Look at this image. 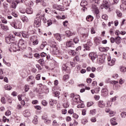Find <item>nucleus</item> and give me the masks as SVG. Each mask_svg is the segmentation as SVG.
<instances>
[{
	"mask_svg": "<svg viewBox=\"0 0 126 126\" xmlns=\"http://www.w3.org/2000/svg\"><path fill=\"white\" fill-rule=\"evenodd\" d=\"M70 97L72 98L73 101L74 103H77V104H80L77 105V108L80 109L81 108H84L85 107L84 104H83V101L80 100V96L78 94L74 95V94H71L70 95Z\"/></svg>",
	"mask_w": 126,
	"mask_h": 126,
	"instance_id": "1",
	"label": "nucleus"
},
{
	"mask_svg": "<svg viewBox=\"0 0 126 126\" xmlns=\"http://www.w3.org/2000/svg\"><path fill=\"white\" fill-rule=\"evenodd\" d=\"M10 25L15 29H21L22 27L21 22L18 19H16L13 22L10 23Z\"/></svg>",
	"mask_w": 126,
	"mask_h": 126,
	"instance_id": "2",
	"label": "nucleus"
},
{
	"mask_svg": "<svg viewBox=\"0 0 126 126\" xmlns=\"http://www.w3.org/2000/svg\"><path fill=\"white\" fill-rule=\"evenodd\" d=\"M18 47L19 49L25 50L26 49V41L22 39H20L18 43Z\"/></svg>",
	"mask_w": 126,
	"mask_h": 126,
	"instance_id": "3",
	"label": "nucleus"
},
{
	"mask_svg": "<svg viewBox=\"0 0 126 126\" xmlns=\"http://www.w3.org/2000/svg\"><path fill=\"white\" fill-rule=\"evenodd\" d=\"M14 40H15V35L10 34L9 36L5 37V41L7 44L13 43Z\"/></svg>",
	"mask_w": 126,
	"mask_h": 126,
	"instance_id": "4",
	"label": "nucleus"
},
{
	"mask_svg": "<svg viewBox=\"0 0 126 126\" xmlns=\"http://www.w3.org/2000/svg\"><path fill=\"white\" fill-rule=\"evenodd\" d=\"M92 45L93 44L91 40H88L87 44H84V48H85L84 49V52H86V51H90V50H91L90 48H91Z\"/></svg>",
	"mask_w": 126,
	"mask_h": 126,
	"instance_id": "5",
	"label": "nucleus"
},
{
	"mask_svg": "<svg viewBox=\"0 0 126 126\" xmlns=\"http://www.w3.org/2000/svg\"><path fill=\"white\" fill-rule=\"evenodd\" d=\"M89 56L90 59H91L92 62L94 63V61L98 57V56L97 55V53L96 52H91L89 54Z\"/></svg>",
	"mask_w": 126,
	"mask_h": 126,
	"instance_id": "6",
	"label": "nucleus"
},
{
	"mask_svg": "<svg viewBox=\"0 0 126 126\" xmlns=\"http://www.w3.org/2000/svg\"><path fill=\"white\" fill-rule=\"evenodd\" d=\"M17 46L18 45H17L16 43L13 42L11 44V48L12 49V50H13L14 52H16V51L18 52L20 51V49H17Z\"/></svg>",
	"mask_w": 126,
	"mask_h": 126,
	"instance_id": "7",
	"label": "nucleus"
},
{
	"mask_svg": "<svg viewBox=\"0 0 126 126\" xmlns=\"http://www.w3.org/2000/svg\"><path fill=\"white\" fill-rule=\"evenodd\" d=\"M123 3L120 6L121 10H126V0H122Z\"/></svg>",
	"mask_w": 126,
	"mask_h": 126,
	"instance_id": "8",
	"label": "nucleus"
},
{
	"mask_svg": "<svg viewBox=\"0 0 126 126\" xmlns=\"http://www.w3.org/2000/svg\"><path fill=\"white\" fill-rule=\"evenodd\" d=\"M67 48H74V43L71 41H67L66 43Z\"/></svg>",
	"mask_w": 126,
	"mask_h": 126,
	"instance_id": "9",
	"label": "nucleus"
},
{
	"mask_svg": "<svg viewBox=\"0 0 126 126\" xmlns=\"http://www.w3.org/2000/svg\"><path fill=\"white\" fill-rule=\"evenodd\" d=\"M53 7L54 9H57V10L62 11L63 6L61 5L54 4Z\"/></svg>",
	"mask_w": 126,
	"mask_h": 126,
	"instance_id": "10",
	"label": "nucleus"
},
{
	"mask_svg": "<svg viewBox=\"0 0 126 126\" xmlns=\"http://www.w3.org/2000/svg\"><path fill=\"white\" fill-rule=\"evenodd\" d=\"M34 25L36 26V27H40V25H41V19L39 18V19H35L34 21Z\"/></svg>",
	"mask_w": 126,
	"mask_h": 126,
	"instance_id": "11",
	"label": "nucleus"
},
{
	"mask_svg": "<svg viewBox=\"0 0 126 126\" xmlns=\"http://www.w3.org/2000/svg\"><path fill=\"white\" fill-rule=\"evenodd\" d=\"M97 60L99 63H103L104 59H103V57H102V55H98Z\"/></svg>",
	"mask_w": 126,
	"mask_h": 126,
	"instance_id": "12",
	"label": "nucleus"
},
{
	"mask_svg": "<svg viewBox=\"0 0 126 126\" xmlns=\"http://www.w3.org/2000/svg\"><path fill=\"white\" fill-rule=\"evenodd\" d=\"M111 124L112 126H117V125H118V122H117V118L114 117L111 118Z\"/></svg>",
	"mask_w": 126,
	"mask_h": 126,
	"instance_id": "13",
	"label": "nucleus"
},
{
	"mask_svg": "<svg viewBox=\"0 0 126 126\" xmlns=\"http://www.w3.org/2000/svg\"><path fill=\"white\" fill-rule=\"evenodd\" d=\"M65 34H66L67 37H70V36H73V35H75L74 32H71V31L69 30H67L65 32Z\"/></svg>",
	"mask_w": 126,
	"mask_h": 126,
	"instance_id": "14",
	"label": "nucleus"
},
{
	"mask_svg": "<svg viewBox=\"0 0 126 126\" xmlns=\"http://www.w3.org/2000/svg\"><path fill=\"white\" fill-rule=\"evenodd\" d=\"M108 95V90L107 89H103L101 91V95L106 96Z\"/></svg>",
	"mask_w": 126,
	"mask_h": 126,
	"instance_id": "15",
	"label": "nucleus"
},
{
	"mask_svg": "<svg viewBox=\"0 0 126 126\" xmlns=\"http://www.w3.org/2000/svg\"><path fill=\"white\" fill-rule=\"evenodd\" d=\"M98 105L99 108H105V102L103 100H99L98 102Z\"/></svg>",
	"mask_w": 126,
	"mask_h": 126,
	"instance_id": "16",
	"label": "nucleus"
},
{
	"mask_svg": "<svg viewBox=\"0 0 126 126\" xmlns=\"http://www.w3.org/2000/svg\"><path fill=\"white\" fill-rule=\"evenodd\" d=\"M54 36L58 41H62V36L60 33H55L54 34Z\"/></svg>",
	"mask_w": 126,
	"mask_h": 126,
	"instance_id": "17",
	"label": "nucleus"
},
{
	"mask_svg": "<svg viewBox=\"0 0 126 126\" xmlns=\"http://www.w3.org/2000/svg\"><path fill=\"white\" fill-rule=\"evenodd\" d=\"M23 115L24 117H25L26 118H27L28 117H30V112H29V110H26L23 112Z\"/></svg>",
	"mask_w": 126,
	"mask_h": 126,
	"instance_id": "18",
	"label": "nucleus"
},
{
	"mask_svg": "<svg viewBox=\"0 0 126 126\" xmlns=\"http://www.w3.org/2000/svg\"><path fill=\"white\" fill-rule=\"evenodd\" d=\"M86 19L87 21H88V22H91V21H93V19H94V18L91 15H88V16H87Z\"/></svg>",
	"mask_w": 126,
	"mask_h": 126,
	"instance_id": "19",
	"label": "nucleus"
},
{
	"mask_svg": "<svg viewBox=\"0 0 126 126\" xmlns=\"http://www.w3.org/2000/svg\"><path fill=\"white\" fill-rule=\"evenodd\" d=\"M21 19L22 20L23 22H28L29 21V20L28 19V18L25 16H22L21 17Z\"/></svg>",
	"mask_w": 126,
	"mask_h": 126,
	"instance_id": "20",
	"label": "nucleus"
},
{
	"mask_svg": "<svg viewBox=\"0 0 126 126\" xmlns=\"http://www.w3.org/2000/svg\"><path fill=\"white\" fill-rule=\"evenodd\" d=\"M68 53L69 54V55H70L71 56H72L73 57H74V56H75V55H76V53H78V52H75V51H74V50H69L68 51Z\"/></svg>",
	"mask_w": 126,
	"mask_h": 126,
	"instance_id": "21",
	"label": "nucleus"
},
{
	"mask_svg": "<svg viewBox=\"0 0 126 126\" xmlns=\"http://www.w3.org/2000/svg\"><path fill=\"white\" fill-rule=\"evenodd\" d=\"M17 4H18V3L16 1L14 2L12 1L11 4V7L15 9L16 8V6H17Z\"/></svg>",
	"mask_w": 126,
	"mask_h": 126,
	"instance_id": "22",
	"label": "nucleus"
},
{
	"mask_svg": "<svg viewBox=\"0 0 126 126\" xmlns=\"http://www.w3.org/2000/svg\"><path fill=\"white\" fill-rule=\"evenodd\" d=\"M88 4V3L86 0H82L80 3V5L82 6V7H85V6H86Z\"/></svg>",
	"mask_w": 126,
	"mask_h": 126,
	"instance_id": "23",
	"label": "nucleus"
},
{
	"mask_svg": "<svg viewBox=\"0 0 126 126\" xmlns=\"http://www.w3.org/2000/svg\"><path fill=\"white\" fill-rule=\"evenodd\" d=\"M63 70L67 72V71L69 70V67L66 65V64H64L63 65Z\"/></svg>",
	"mask_w": 126,
	"mask_h": 126,
	"instance_id": "24",
	"label": "nucleus"
},
{
	"mask_svg": "<svg viewBox=\"0 0 126 126\" xmlns=\"http://www.w3.org/2000/svg\"><path fill=\"white\" fill-rule=\"evenodd\" d=\"M109 47H99V50L100 52H107L109 50Z\"/></svg>",
	"mask_w": 126,
	"mask_h": 126,
	"instance_id": "25",
	"label": "nucleus"
},
{
	"mask_svg": "<svg viewBox=\"0 0 126 126\" xmlns=\"http://www.w3.org/2000/svg\"><path fill=\"white\" fill-rule=\"evenodd\" d=\"M126 32L125 31H121L120 32V31L119 30H117L115 32V34L116 35H119V34H121V35H125L126 34Z\"/></svg>",
	"mask_w": 126,
	"mask_h": 126,
	"instance_id": "26",
	"label": "nucleus"
},
{
	"mask_svg": "<svg viewBox=\"0 0 126 126\" xmlns=\"http://www.w3.org/2000/svg\"><path fill=\"white\" fill-rule=\"evenodd\" d=\"M22 35L23 38H29V34H28V32H23L22 33Z\"/></svg>",
	"mask_w": 126,
	"mask_h": 126,
	"instance_id": "27",
	"label": "nucleus"
},
{
	"mask_svg": "<svg viewBox=\"0 0 126 126\" xmlns=\"http://www.w3.org/2000/svg\"><path fill=\"white\" fill-rule=\"evenodd\" d=\"M26 13L28 14H32L33 13V9L31 8H27L26 9Z\"/></svg>",
	"mask_w": 126,
	"mask_h": 126,
	"instance_id": "28",
	"label": "nucleus"
},
{
	"mask_svg": "<svg viewBox=\"0 0 126 126\" xmlns=\"http://www.w3.org/2000/svg\"><path fill=\"white\" fill-rule=\"evenodd\" d=\"M1 28L2 29V30H4V31H7V30H9V29L8 26H5L4 25H1Z\"/></svg>",
	"mask_w": 126,
	"mask_h": 126,
	"instance_id": "29",
	"label": "nucleus"
},
{
	"mask_svg": "<svg viewBox=\"0 0 126 126\" xmlns=\"http://www.w3.org/2000/svg\"><path fill=\"white\" fill-rule=\"evenodd\" d=\"M38 62L39 63H40V65H41V66H44V65H45V61L44 59H40L38 60Z\"/></svg>",
	"mask_w": 126,
	"mask_h": 126,
	"instance_id": "30",
	"label": "nucleus"
},
{
	"mask_svg": "<svg viewBox=\"0 0 126 126\" xmlns=\"http://www.w3.org/2000/svg\"><path fill=\"white\" fill-rule=\"evenodd\" d=\"M4 89H5V90H11L12 87H11V86L7 84L4 86Z\"/></svg>",
	"mask_w": 126,
	"mask_h": 126,
	"instance_id": "31",
	"label": "nucleus"
},
{
	"mask_svg": "<svg viewBox=\"0 0 126 126\" xmlns=\"http://www.w3.org/2000/svg\"><path fill=\"white\" fill-rule=\"evenodd\" d=\"M93 8L94 9L95 14H97L98 15V14L99 13V9L97 8V7L96 6V5H94V6H93Z\"/></svg>",
	"mask_w": 126,
	"mask_h": 126,
	"instance_id": "32",
	"label": "nucleus"
},
{
	"mask_svg": "<svg viewBox=\"0 0 126 126\" xmlns=\"http://www.w3.org/2000/svg\"><path fill=\"white\" fill-rule=\"evenodd\" d=\"M32 123L34 125H37L38 124V117L37 116H35L33 120H32Z\"/></svg>",
	"mask_w": 126,
	"mask_h": 126,
	"instance_id": "33",
	"label": "nucleus"
},
{
	"mask_svg": "<svg viewBox=\"0 0 126 126\" xmlns=\"http://www.w3.org/2000/svg\"><path fill=\"white\" fill-rule=\"evenodd\" d=\"M120 70L122 72H126V67H124V66H121L120 67Z\"/></svg>",
	"mask_w": 126,
	"mask_h": 126,
	"instance_id": "34",
	"label": "nucleus"
},
{
	"mask_svg": "<svg viewBox=\"0 0 126 126\" xmlns=\"http://www.w3.org/2000/svg\"><path fill=\"white\" fill-rule=\"evenodd\" d=\"M121 37L119 36L116 38L115 42L116 44H121Z\"/></svg>",
	"mask_w": 126,
	"mask_h": 126,
	"instance_id": "35",
	"label": "nucleus"
},
{
	"mask_svg": "<svg viewBox=\"0 0 126 126\" xmlns=\"http://www.w3.org/2000/svg\"><path fill=\"white\" fill-rule=\"evenodd\" d=\"M54 95L55 97H57L58 98H60V92L56 91L54 92Z\"/></svg>",
	"mask_w": 126,
	"mask_h": 126,
	"instance_id": "36",
	"label": "nucleus"
},
{
	"mask_svg": "<svg viewBox=\"0 0 126 126\" xmlns=\"http://www.w3.org/2000/svg\"><path fill=\"white\" fill-rule=\"evenodd\" d=\"M0 18L1 19L2 23H3L4 24H7V20H6V19H5V18H4V17H2L1 16V18Z\"/></svg>",
	"mask_w": 126,
	"mask_h": 126,
	"instance_id": "37",
	"label": "nucleus"
},
{
	"mask_svg": "<svg viewBox=\"0 0 126 126\" xmlns=\"http://www.w3.org/2000/svg\"><path fill=\"white\" fill-rule=\"evenodd\" d=\"M56 104V101L53 99H50L49 100V104L51 106H54V104Z\"/></svg>",
	"mask_w": 126,
	"mask_h": 126,
	"instance_id": "38",
	"label": "nucleus"
},
{
	"mask_svg": "<svg viewBox=\"0 0 126 126\" xmlns=\"http://www.w3.org/2000/svg\"><path fill=\"white\" fill-rule=\"evenodd\" d=\"M52 123V121L50 119H46L44 120V123L46 124V125H51V123Z\"/></svg>",
	"mask_w": 126,
	"mask_h": 126,
	"instance_id": "39",
	"label": "nucleus"
},
{
	"mask_svg": "<svg viewBox=\"0 0 126 126\" xmlns=\"http://www.w3.org/2000/svg\"><path fill=\"white\" fill-rule=\"evenodd\" d=\"M120 115L123 119H125L126 117V112L125 111H122Z\"/></svg>",
	"mask_w": 126,
	"mask_h": 126,
	"instance_id": "40",
	"label": "nucleus"
},
{
	"mask_svg": "<svg viewBox=\"0 0 126 126\" xmlns=\"http://www.w3.org/2000/svg\"><path fill=\"white\" fill-rule=\"evenodd\" d=\"M68 78H69V75L68 74L64 75L63 77V80H64V81H65V80H67Z\"/></svg>",
	"mask_w": 126,
	"mask_h": 126,
	"instance_id": "41",
	"label": "nucleus"
},
{
	"mask_svg": "<svg viewBox=\"0 0 126 126\" xmlns=\"http://www.w3.org/2000/svg\"><path fill=\"white\" fill-rule=\"evenodd\" d=\"M116 59H113L111 62V66H113V65H115V63H116Z\"/></svg>",
	"mask_w": 126,
	"mask_h": 126,
	"instance_id": "42",
	"label": "nucleus"
},
{
	"mask_svg": "<svg viewBox=\"0 0 126 126\" xmlns=\"http://www.w3.org/2000/svg\"><path fill=\"white\" fill-rule=\"evenodd\" d=\"M38 44H39V40H38V39H35L32 42V45H33V46H35V45H38Z\"/></svg>",
	"mask_w": 126,
	"mask_h": 126,
	"instance_id": "43",
	"label": "nucleus"
},
{
	"mask_svg": "<svg viewBox=\"0 0 126 126\" xmlns=\"http://www.w3.org/2000/svg\"><path fill=\"white\" fill-rule=\"evenodd\" d=\"M90 114L91 115H92V116H94V115L96 114V110L95 109L91 110L90 111Z\"/></svg>",
	"mask_w": 126,
	"mask_h": 126,
	"instance_id": "44",
	"label": "nucleus"
},
{
	"mask_svg": "<svg viewBox=\"0 0 126 126\" xmlns=\"http://www.w3.org/2000/svg\"><path fill=\"white\" fill-rule=\"evenodd\" d=\"M9 5L7 3H3V7L4 9H7L8 8Z\"/></svg>",
	"mask_w": 126,
	"mask_h": 126,
	"instance_id": "45",
	"label": "nucleus"
},
{
	"mask_svg": "<svg viewBox=\"0 0 126 126\" xmlns=\"http://www.w3.org/2000/svg\"><path fill=\"white\" fill-rule=\"evenodd\" d=\"M47 22L48 26H51V25H52V24H53V22H52V20H51V19L47 20Z\"/></svg>",
	"mask_w": 126,
	"mask_h": 126,
	"instance_id": "46",
	"label": "nucleus"
},
{
	"mask_svg": "<svg viewBox=\"0 0 126 126\" xmlns=\"http://www.w3.org/2000/svg\"><path fill=\"white\" fill-rule=\"evenodd\" d=\"M105 112L106 113H109L110 115H111V110L110 109V107H106L105 109Z\"/></svg>",
	"mask_w": 126,
	"mask_h": 126,
	"instance_id": "47",
	"label": "nucleus"
},
{
	"mask_svg": "<svg viewBox=\"0 0 126 126\" xmlns=\"http://www.w3.org/2000/svg\"><path fill=\"white\" fill-rule=\"evenodd\" d=\"M25 92H28L29 91V85H27L25 86Z\"/></svg>",
	"mask_w": 126,
	"mask_h": 126,
	"instance_id": "48",
	"label": "nucleus"
},
{
	"mask_svg": "<svg viewBox=\"0 0 126 126\" xmlns=\"http://www.w3.org/2000/svg\"><path fill=\"white\" fill-rule=\"evenodd\" d=\"M33 57L36 59H40V54L39 53H35L33 55Z\"/></svg>",
	"mask_w": 126,
	"mask_h": 126,
	"instance_id": "49",
	"label": "nucleus"
},
{
	"mask_svg": "<svg viewBox=\"0 0 126 126\" xmlns=\"http://www.w3.org/2000/svg\"><path fill=\"white\" fill-rule=\"evenodd\" d=\"M41 103L43 106H47L48 105V102L45 100H42Z\"/></svg>",
	"mask_w": 126,
	"mask_h": 126,
	"instance_id": "50",
	"label": "nucleus"
},
{
	"mask_svg": "<svg viewBox=\"0 0 126 126\" xmlns=\"http://www.w3.org/2000/svg\"><path fill=\"white\" fill-rule=\"evenodd\" d=\"M53 53L54 55H58L59 54V50H58V49L53 50Z\"/></svg>",
	"mask_w": 126,
	"mask_h": 126,
	"instance_id": "51",
	"label": "nucleus"
},
{
	"mask_svg": "<svg viewBox=\"0 0 126 126\" xmlns=\"http://www.w3.org/2000/svg\"><path fill=\"white\" fill-rule=\"evenodd\" d=\"M116 13L118 15V16H119V17H121V16H122V15H123V14H122V12H121V11L117 10L116 11Z\"/></svg>",
	"mask_w": 126,
	"mask_h": 126,
	"instance_id": "52",
	"label": "nucleus"
},
{
	"mask_svg": "<svg viewBox=\"0 0 126 126\" xmlns=\"http://www.w3.org/2000/svg\"><path fill=\"white\" fill-rule=\"evenodd\" d=\"M73 41L75 44H77L78 42H79V39H78L77 37H75L74 38Z\"/></svg>",
	"mask_w": 126,
	"mask_h": 126,
	"instance_id": "53",
	"label": "nucleus"
},
{
	"mask_svg": "<svg viewBox=\"0 0 126 126\" xmlns=\"http://www.w3.org/2000/svg\"><path fill=\"white\" fill-rule=\"evenodd\" d=\"M5 116H10L11 115V112L10 110H7L5 113Z\"/></svg>",
	"mask_w": 126,
	"mask_h": 126,
	"instance_id": "54",
	"label": "nucleus"
},
{
	"mask_svg": "<svg viewBox=\"0 0 126 126\" xmlns=\"http://www.w3.org/2000/svg\"><path fill=\"white\" fill-rule=\"evenodd\" d=\"M102 19H104V20H108V16L106 14H104L102 15Z\"/></svg>",
	"mask_w": 126,
	"mask_h": 126,
	"instance_id": "55",
	"label": "nucleus"
},
{
	"mask_svg": "<svg viewBox=\"0 0 126 126\" xmlns=\"http://www.w3.org/2000/svg\"><path fill=\"white\" fill-rule=\"evenodd\" d=\"M87 123H88V121H87V120H84V119L82 120V124L83 125H86Z\"/></svg>",
	"mask_w": 126,
	"mask_h": 126,
	"instance_id": "56",
	"label": "nucleus"
},
{
	"mask_svg": "<svg viewBox=\"0 0 126 126\" xmlns=\"http://www.w3.org/2000/svg\"><path fill=\"white\" fill-rule=\"evenodd\" d=\"M93 104H94V103H93V102H92V101L89 102L87 103V107H91V106H92V105H93Z\"/></svg>",
	"mask_w": 126,
	"mask_h": 126,
	"instance_id": "57",
	"label": "nucleus"
},
{
	"mask_svg": "<svg viewBox=\"0 0 126 126\" xmlns=\"http://www.w3.org/2000/svg\"><path fill=\"white\" fill-rule=\"evenodd\" d=\"M40 78H41V74H37L35 77V79H36V80H40Z\"/></svg>",
	"mask_w": 126,
	"mask_h": 126,
	"instance_id": "58",
	"label": "nucleus"
},
{
	"mask_svg": "<svg viewBox=\"0 0 126 126\" xmlns=\"http://www.w3.org/2000/svg\"><path fill=\"white\" fill-rule=\"evenodd\" d=\"M38 86L39 87H42V89H47V87H46V86H43V84H39Z\"/></svg>",
	"mask_w": 126,
	"mask_h": 126,
	"instance_id": "59",
	"label": "nucleus"
},
{
	"mask_svg": "<svg viewBox=\"0 0 126 126\" xmlns=\"http://www.w3.org/2000/svg\"><path fill=\"white\" fill-rule=\"evenodd\" d=\"M53 126H59V124L57 122V121L54 120L53 122Z\"/></svg>",
	"mask_w": 126,
	"mask_h": 126,
	"instance_id": "60",
	"label": "nucleus"
},
{
	"mask_svg": "<svg viewBox=\"0 0 126 126\" xmlns=\"http://www.w3.org/2000/svg\"><path fill=\"white\" fill-rule=\"evenodd\" d=\"M88 54L87 53H83L81 54V57L82 58H85L87 56Z\"/></svg>",
	"mask_w": 126,
	"mask_h": 126,
	"instance_id": "61",
	"label": "nucleus"
},
{
	"mask_svg": "<svg viewBox=\"0 0 126 126\" xmlns=\"http://www.w3.org/2000/svg\"><path fill=\"white\" fill-rule=\"evenodd\" d=\"M34 108L36 110H41L42 109V107L40 105H36L34 106Z\"/></svg>",
	"mask_w": 126,
	"mask_h": 126,
	"instance_id": "62",
	"label": "nucleus"
},
{
	"mask_svg": "<svg viewBox=\"0 0 126 126\" xmlns=\"http://www.w3.org/2000/svg\"><path fill=\"white\" fill-rule=\"evenodd\" d=\"M1 102L2 104H5V98H4L3 97H2L1 98Z\"/></svg>",
	"mask_w": 126,
	"mask_h": 126,
	"instance_id": "63",
	"label": "nucleus"
},
{
	"mask_svg": "<svg viewBox=\"0 0 126 126\" xmlns=\"http://www.w3.org/2000/svg\"><path fill=\"white\" fill-rule=\"evenodd\" d=\"M40 56L41 57H44L45 58V57H47V54H46V53L45 52H42L41 54H40Z\"/></svg>",
	"mask_w": 126,
	"mask_h": 126,
	"instance_id": "64",
	"label": "nucleus"
}]
</instances>
